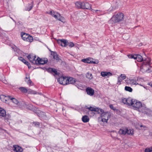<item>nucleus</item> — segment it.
Here are the masks:
<instances>
[{"label": "nucleus", "mask_w": 152, "mask_h": 152, "mask_svg": "<svg viewBox=\"0 0 152 152\" xmlns=\"http://www.w3.org/2000/svg\"><path fill=\"white\" fill-rule=\"evenodd\" d=\"M124 15L122 13H118L113 15L109 21V23L112 24H117L122 21L124 19Z\"/></svg>", "instance_id": "nucleus-1"}, {"label": "nucleus", "mask_w": 152, "mask_h": 152, "mask_svg": "<svg viewBox=\"0 0 152 152\" xmlns=\"http://www.w3.org/2000/svg\"><path fill=\"white\" fill-rule=\"evenodd\" d=\"M33 4L34 2L33 1H32L31 3V4L30 5L29 7L26 10L28 11H29L31 10L33 7Z\"/></svg>", "instance_id": "nucleus-31"}, {"label": "nucleus", "mask_w": 152, "mask_h": 152, "mask_svg": "<svg viewBox=\"0 0 152 152\" xmlns=\"http://www.w3.org/2000/svg\"><path fill=\"white\" fill-rule=\"evenodd\" d=\"M51 55L53 57V58L55 59L56 56L58 55L56 52H51Z\"/></svg>", "instance_id": "nucleus-34"}, {"label": "nucleus", "mask_w": 152, "mask_h": 152, "mask_svg": "<svg viewBox=\"0 0 152 152\" xmlns=\"http://www.w3.org/2000/svg\"><path fill=\"white\" fill-rule=\"evenodd\" d=\"M49 50L51 53V52H53V51H52L50 49L48 48Z\"/></svg>", "instance_id": "nucleus-63"}, {"label": "nucleus", "mask_w": 152, "mask_h": 152, "mask_svg": "<svg viewBox=\"0 0 152 152\" xmlns=\"http://www.w3.org/2000/svg\"><path fill=\"white\" fill-rule=\"evenodd\" d=\"M36 127H39L40 125V123L38 122H33L32 123Z\"/></svg>", "instance_id": "nucleus-33"}, {"label": "nucleus", "mask_w": 152, "mask_h": 152, "mask_svg": "<svg viewBox=\"0 0 152 152\" xmlns=\"http://www.w3.org/2000/svg\"><path fill=\"white\" fill-rule=\"evenodd\" d=\"M14 49V50L15 51H17V50H16V48H15V49Z\"/></svg>", "instance_id": "nucleus-61"}, {"label": "nucleus", "mask_w": 152, "mask_h": 152, "mask_svg": "<svg viewBox=\"0 0 152 152\" xmlns=\"http://www.w3.org/2000/svg\"><path fill=\"white\" fill-rule=\"evenodd\" d=\"M152 151V147L151 148H147L145 150V152H151Z\"/></svg>", "instance_id": "nucleus-41"}, {"label": "nucleus", "mask_w": 152, "mask_h": 152, "mask_svg": "<svg viewBox=\"0 0 152 152\" xmlns=\"http://www.w3.org/2000/svg\"><path fill=\"white\" fill-rule=\"evenodd\" d=\"M6 112L3 109L0 107V116L4 117L6 115Z\"/></svg>", "instance_id": "nucleus-23"}, {"label": "nucleus", "mask_w": 152, "mask_h": 152, "mask_svg": "<svg viewBox=\"0 0 152 152\" xmlns=\"http://www.w3.org/2000/svg\"><path fill=\"white\" fill-rule=\"evenodd\" d=\"M74 44L73 42H68V43L67 44V46L69 45V46L70 47H72L74 46Z\"/></svg>", "instance_id": "nucleus-39"}, {"label": "nucleus", "mask_w": 152, "mask_h": 152, "mask_svg": "<svg viewBox=\"0 0 152 152\" xmlns=\"http://www.w3.org/2000/svg\"><path fill=\"white\" fill-rule=\"evenodd\" d=\"M19 89L23 93H27L28 89L24 87H20L19 88Z\"/></svg>", "instance_id": "nucleus-27"}, {"label": "nucleus", "mask_w": 152, "mask_h": 152, "mask_svg": "<svg viewBox=\"0 0 152 152\" xmlns=\"http://www.w3.org/2000/svg\"><path fill=\"white\" fill-rule=\"evenodd\" d=\"M87 94L90 96H92L94 94V91L93 89L90 87H88L86 89Z\"/></svg>", "instance_id": "nucleus-14"}, {"label": "nucleus", "mask_w": 152, "mask_h": 152, "mask_svg": "<svg viewBox=\"0 0 152 152\" xmlns=\"http://www.w3.org/2000/svg\"><path fill=\"white\" fill-rule=\"evenodd\" d=\"M132 106L137 110H139V108L142 107V104L141 102L135 99H132Z\"/></svg>", "instance_id": "nucleus-5"}, {"label": "nucleus", "mask_w": 152, "mask_h": 152, "mask_svg": "<svg viewBox=\"0 0 152 152\" xmlns=\"http://www.w3.org/2000/svg\"><path fill=\"white\" fill-rule=\"evenodd\" d=\"M37 112V115L39 117L43 118L44 119H46L47 118V115L45 114V113L44 112L39 111Z\"/></svg>", "instance_id": "nucleus-13"}, {"label": "nucleus", "mask_w": 152, "mask_h": 152, "mask_svg": "<svg viewBox=\"0 0 152 152\" xmlns=\"http://www.w3.org/2000/svg\"><path fill=\"white\" fill-rule=\"evenodd\" d=\"M126 128L124 129H120L118 132V133L120 134L125 135L127 133V131H126Z\"/></svg>", "instance_id": "nucleus-21"}, {"label": "nucleus", "mask_w": 152, "mask_h": 152, "mask_svg": "<svg viewBox=\"0 0 152 152\" xmlns=\"http://www.w3.org/2000/svg\"><path fill=\"white\" fill-rule=\"evenodd\" d=\"M82 120L83 122L84 123H87L89 121V118L87 115H85L83 116L82 118Z\"/></svg>", "instance_id": "nucleus-20"}, {"label": "nucleus", "mask_w": 152, "mask_h": 152, "mask_svg": "<svg viewBox=\"0 0 152 152\" xmlns=\"http://www.w3.org/2000/svg\"><path fill=\"white\" fill-rule=\"evenodd\" d=\"M55 59H56L57 61L60 62L61 61V59L59 58V56L58 55L56 56Z\"/></svg>", "instance_id": "nucleus-45"}, {"label": "nucleus", "mask_w": 152, "mask_h": 152, "mask_svg": "<svg viewBox=\"0 0 152 152\" xmlns=\"http://www.w3.org/2000/svg\"><path fill=\"white\" fill-rule=\"evenodd\" d=\"M48 14L52 15V16L54 17L56 19L58 18V15H60L59 13L56 12H55L53 10L51 11Z\"/></svg>", "instance_id": "nucleus-16"}, {"label": "nucleus", "mask_w": 152, "mask_h": 152, "mask_svg": "<svg viewBox=\"0 0 152 152\" xmlns=\"http://www.w3.org/2000/svg\"><path fill=\"white\" fill-rule=\"evenodd\" d=\"M94 60L92 58L89 57L83 59L81 60V61L85 63L92 64H97L99 63L98 60L96 61H94Z\"/></svg>", "instance_id": "nucleus-7"}, {"label": "nucleus", "mask_w": 152, "mask_h": 152, "mask_svg": "<svg viewBox=\"0 0 152 152\" xmlns=\"http://www.w3.org/2000/svg\"><path fill=\"white\" fill-rule=\"evenodd\" d=\"M47 71L54 76L58 75L59 76L60 74L59 72L57 71V69L55 68L49 67L47 69Z\"/></svg>", "instance_id": "nucleus-8"}, {"label": "nucleus", "mask_w": 152, "mask_h": 152, "mask_svg": "<svg viewBox=\"0 0 152 152\" xmlns=\"http://www.w3.org/2000/svg\"><path fill=\"white\" fill-rule=\"evenodd\" d=\"M101 75L103 77H105L106 76V72H102L101 73Z\"/></svg>", "instance_id": "nucleus-49"}, {"label": "nucleus", "mask_w": 152, "mask_h": 152, "mask_svg": "<svg viewBox=\"0 0 152 152\" xmlns=\"http://www.w3.org/2000/svg\"><path fill=\"white\" fill-rule=\"evenodd\" d=\"M37 68H40L43 70H45L46 69L47 70V69H48V68H46L45 67H39Z\"/></svg>", "instance_id": "nucleus-53"}, {"label": "nucleus", "mask_w": 152, "mask_h": 152, "mask_svg": "<svg viewBox=\"0 0 152 152\" xmlns=\"http://www.w3.org/2000/svg\"><path fill=\"white\" fill-rule=\"evenodd\" d=\"M102 118H107L109 119L110 117V115L107 112H104V113L101 114V116Z\"/></svg>", "instance_id": "nucleus-17"}, {"label": "nucleus", "mask_w": 152, "mask_h": 152, "mask_svg": "<svg viewBox=\"0 0 152 152\" xmlns=\"http://www.w3.org/2000/svg\"><path fill=\"white\" fill-rule=\"evenodd\" d=\"M136 59L138 62H140L143 61V58L141 55L139 54H137L136 58Z\"/></svg>", "instance_id": "nucleus-25"}, {"label": "nucleus", "mask_w": 152, "mask_h": 152, "mask_svg": "<svg viewBox=\"0 0 152 152\" xmlns=\"http://www.w3.org/2000/svg\"><path fill=\"white\" fill-rule=\"evenodd\" d=\"M27 74H26V77H25V81L29 85L32 86L34 85V83L32 82L30 79V77L28 75V77H27Z\"/></svg>", "instance_id": "nucleus-15"}, {"label": "nucleus", "mask_w": 152, "mask_h": 152, "mask_svg": "<svg viewBox=\"0 0 152 152\" xmlns=\"http://www.w3.org/2000/svg\"><path fill=\"white\" fill-rule=\"evenodd\" d=\"M67 77H66L65 80H64L61 83V84L64 85L68 84V82L67 81Z\"/></svg>", "instance_id": "nucleus-32"}, {"label": "nucleus", "mask_w": 152, "mask_h": 152, "mask_svg": "<svg viewBox=\"0 0 152 152\" xmlns=\"http://www.w3.org/2000/svg\"><path fill=\"white\" fill-rule=\"evenodd\" d=\"M150 86H151V87H152V83H151V82H150L149 83V84H148Z\"/></svg>", "instance_id": "nucleus-59"}, {"label": "nucleus", "mask_w": 152, "mask_h": 152, "mask_svg": "<svg viewBox=\"0 0 152 152\" xmlns=\"http://www.w3.org/2000/svg\"><path fill=\"white\" fill-rule=\"evenodd\" d=\"M99 10H95V11L96 12H97L98 11H99Z\"/></svg>", "instance_id": "nucleus-64"}, {"label": "nucleus", "mask_w": 152, "mask_h": 152, "mask_svg": "<svg viewBox=\"0 0 152 152\" xmlns=\"http://www.w3.org/2000/svg\"><path fill=\"white\" fill-rule=\"evenodd\" d=\"M120 76L123 80L125 79L126 77V75L124 74H121Z\"/></svg>", "instance_id": "nucleus-47"}, {"label": "nucleus", "mask_w": 152, "mask_h": 152, "mask_svg": "<svg viewBox=\"0 0 152 152\" xmlns=\"http://www.w3.org/2000/svg\"><path fill=\"white\" fill-rule=\"evenodd\" d=\"M136 56L137 54H134V55H128V57L129 58H134V59H136Z\"/></svg>", "instance_id": "nucleus-35"}, {"label": "nucleus", "mask_w": 152, "mask_h": 152, "mask_svg": "<svg viewBox=\"0 0 152 152\" xmlns=\"http://www.w3.org/2000/svg\"><path fill=\"white\" fill-rule=\"evenodd\" d=\"M28 59L29 60L30 62L33 64H35V61L36 60H34L33 58L31 56V55L29 54L27 57Z\"/></svg>", "instance_id": "nucleus-19"}, {"label": "nucleus", "mask_w": 152, "mask_h": 152, "mask_svg": "<svg viewBox=\"0 0 152 152\" xmlns=\"http://www.w3.org/2000/svg\"><path fill=\"white\" fill-rule=\"evenodd\" d=\"M123 80L121 77H120V76L118 77V83H119V84H121V82Z\"/></svg>", "instance_id": "nucleus-50"}, {"label": "nucleus", "mask_w": 152, "mask_h": 152, "mask_svg": "<svg viewBox=\"0 0 152 152\" xmlns=\"http://www.w3.org/2000/svg\"><path fill=\"white\" fill-rule=\"evenodd\" d=\"M126 131H127V133H126V134H128V133H129L130 132V129H128L126 128Z\"/></svg>", "instance_id": "nucleus-54"}, {"label": "nucleus", "mask_w": 152, "mask_h": 152, "mask_svg": "<svg viewBox=\"0 0 152 152\" xmlns=\"http://www.w3.org/2000/svg\"><path fill=\"white\" fill-rule=\"evenodd\" d=\"M144 61L142 63L141 67H143L144 66H150L151 64V59L149 58H147L145 60H143Z\"/></svg>", "instance_id": "nucleus-12"}, {"label": "nucleus", "mask_w": 152, "mask_h": 152, "mask_svg": "<svg viewBox=\"0 0 152 152\" xmlns=\"http://www.w3.org/2000/svg\"><path fill=\"white\" fill-rule=\"evenodd\" d=\"M110 107L113 110H115V108L113 107V105L112 104H110L109 105Z\"/></svg>", "instance_id": "nucleus-52"}, {"label": "nucleus", "mask_w": 152, "mask_h": 152, "mask_svg": "<svg viewBox=\"0 0 152 152\" xmlns=\"http://www.w3.org/2000/svg\"><path fill=\"white\" fill-rule=\"evenodd\" d=\"M130 81L131 82V83L133 85H136L137 84L136 83H137V82L135 81L134 80H130Z\"/></svg>", "instance_id": "nucleus-51"}, {"label": "nucleus", "mask_w": 152, "mask_h": 152, "mask_svg": "<svg viewBox=\"0 0 152 152\" xmlns=\"http://www.w3.org/2000/svg\"><path fill=\"white\" fill-rule=\"evenodd\" d=\"M28 67V68L29 69L30 68H31V66L30 64V63H29L27 65Z\"/></svg>", "instance_id": "nucleus-56"}, {"label": "nucleus", "mask_w": 152, "mask_h": 152, "mask_svg": "<svg viewBox=\"0 0 152 152\" xmlns=\"http://www.w3.org/2000/svg\"><path fill=\"white\" fill-rule=\"evenodd\" d=\"M10 100H11L13 103L15 104L18 105V104L20 103V102H19L18 100L14 98L11 97Z\"/></svg>", "instance_id": "nucleus-26"}, {"label": "nucleus", "mask_w": 152, "mask_h": 152, "mask_svg": "<svg viewBox=\"0 0 152 152\" xmlns=\"http://www.w3.org/2000/svg\"><path fill=\"white\" fill-rule=\"evenodd\" d=\"M125 90L129 92H132V91L133 89L130 87L126 86L125 87Z\"/></svg>", "instance_id": "nucleus-30"}, {"label": "nucleus", "mask_w": 152, "mask_h": 152, "mask_svg": "<svg viewBox=\"0 0 152 152\" xmlns=\"http://www.w3.org/2000/svg\"><path fill=\"white\" fill-rule=\"evenodd\" d=\"M4 117V119L5 122H7L10 119L11 116L8 113L6 114V115H5Z\"/></svg>", "instance_id": "nucleus-24"}, {"label": "nucleus", "mask_w": 152, "mask_h": 152, "mask_svg": "<svg viewBox=\"0 0 152 152\" xmlns=\"http://www.w3.org/2000/svg\"><path fill=\"white\" fill-rule=\"evenodd\" d=\"M31 56L34 59V60H36V55H34L33 56L32 55H31Z\"/></svg>", "instance_id": "nucleus-55"}, {"label": "nucleus", "mask_w": 152, "mask_h": 152, "mask_svg": "<svg viewBox=\"0 0 152 152\" xmlns=\"http://www.w3.org/2000/svg\"><path fill=\"white\" fill-rule=\"evenodd\" d=\"M56 19L62 22H63L64 18L62 17L60 15H58V18Z\"/></svg>", "instance_id": "nucleus-38"}, {"label": "nucleus", "mask_w": 152, "mask_h": 152, "mask_svg": "<svg viewBox=\"0 0 152 152\" xmlns=\"http://www.w3.org/2000/svg\"><path fill=\"white\" fill-rule=\"evenodd\" d=\"M109 119L107 118H102V121L103 122H106L107 123V121Z\"/></svg>", "instance_id": "nucleus-48"}, {"label": "nucleus", "mask_w": 152, "mask_h": 152, "mask_svg": "<svg viewBox=\"0 0 152 152\" xmlns=\"http://www.w3.org/2000/svg\"><path fill=\"white\" fill-rule=\"evenodd\" d=\"M5 96L4 95H0V99L1 100L4 102H5Z\"/></svg>", "instance_id": "nucleus-37"}, {"label": "nucleus", "mask_w": 152, "mask_h": 152, "mask_svg": "<svg viewBox=\"0 0 152 152\" xmlns=\"http://www.w3.org/2000/svg\"><path fill=\"white\" fill-rule=\"evenodd\" d=\"M27 93L28 94H39L38 92H36L34 91H33L30 89H28Z\"/></svg>", "instance_id": "nucleus-22"}, {"label": "nucleus", "mask_w": 152, "mask_h": 152, "mask_svg": "<svg viewBox=\"0 0 152 152\" xmlns=\"http://www.w3.org/2000/svg\"><path fill=\"white\" fill-rule=\"evenodd\" d=\"M132 99L131 98H128L126 99V98H122L121 99V100L123 103L124 104H126L129 106H131L132 105Z\"/></svg>", "instance_id": "nucleus-9"}, {"label": "nucleus", "mask_w": 152, "mask_h": 152, "mask_svg": "<svg viewBox=\"0 0 152 152\" xmlns=\"http://www.w3.org/2000/svg\"><path fill=\"white\" fill-rule=\"evenodd\" d=\"M21 35L22 39L24 41L30 42L33 41V37L28 34L22 32L21 33Z\"/></svg>", "instance_id": "nucleus-4"}, {"label": "nucleus", "mask_w": 152, "mask_h": 152, "mask_svg": "<svg viewBox=\"0 0 152 152\" xmlns=\"http://www.w3.org/2000/svg\"><path fill=\"white\" fill-rule=\"evenodd\" d=\"M66 77L61 76L59 77L58 79V81L59 82V83L61 84V82L63 81L64 80H65L66 79Z\"/></svg>", "instance_id": "nucleus-29"}, {"label": "nucleus", "mask_w": 152, "mask_h": 152, "mask_svg": "<svg viewBox=\"0 0 152 152\" xmlns=\"http://www.w3.org/2000/svg\"><path fill=\"white\" fill-rule=\"evenodd\" d=\"M13 149L15 152H22L23 149L18 145H14L13 146Z\"/></svg>", "instance_id": "nucleus-11"}, {"label": "nucleus", "mask_w": 152, "mask_h": 152, "mask_svg": "<svg viewBox=\"0 0 152 152\" xmlns=\"http://www.w3.org/2000/svg\"><path fill=\"white\" fill-rule=\"evenodd\" d=\"M29 63V62L27 61H26V62L24 63V64H26V65H27V64H28Z\"/></svg>", "instance_id": "nucleus-58"}, {"label": "nucleus", "mask_w": 152, "mask_h": 152, "mask_svg": "<svg viewBox=\"0 0 152 152\" xmlns=\"http://www.w3.org/2000/svg\"><path fill=\"white\" fill-rule=\"evenodd\" d=\"M85 108L89 110V111H88V114H89V113H91L93 112V111H94L97 112L98 114H100L101 116V114L104 113V111L102 109L99 107L95 108L91 106L88 107L87 106H86Z\"/></svg>", "instance_id": "nucleus-3"}, {"label": "nucleus", "mask_w": 152, "mask_h": 152, "mask_svg": "<svg viewBox=\"0 0 152 152\" xmlns=\"http://www.w3.org/2000/svg\"><path fill=\"white\" fill-rule=\"evenodd\" d=\"M18 58L19 60L22 61L24 63L26 61L25 59H24L21 56L19 57Z\"/></svg>", "instance_id": "nucleus-43"}, {"label": "nucleus", "mask_w": 152, "mask_h": 152, "mask_svg": "<svg viewBox=\"0 0 152 152\" xmlns=\"http://www.w3.org/2000/svg\"><path fill=\"white\" fill-rule=\"evenodd\" d=\"M20 102V103L18 104V105L23 106L25 107H26L27 104L25 102Z\"/></svg>", "instance_id": "nucleus-42"}, {"label": "nucleus", "mask_w": 152, "mask_h": 152, "mask_svg": "<svg viewBox=\"0 0 152 152\" xmlns=\"http://www.w3.org/2000/svg\"><path fill=\"white\" fill-rule=\"evenodd\" d=\"M48 60L47 58H44L43 59L42 58H40L39 57H38L36 61H35V64L38 65H44L47 64L48 62Z\"/></svg>", "instance_id": "nucleus-6"}, {"label": "nucleus", "mask_w": 152, "mask_h": 152, "mask_svg": "<svg viewBox=\"0 0 152 152\" xmlns=\"http://www.w3.org/2000/svg\"><path fill=\"white\" fill-rule=\"evenodd\" d=\"M67 79H68L67 81L68 82V84H73L76 82L75 79L73 77H67Z\"/></svg>", "instance_id": "nucleus-18"}, {"label": "nucleus", "mask_w": 152, "mask_h": 152, "mask_svg": "<svg viewBox=\"0 0 152 152\" xmlns=\"http://www.w3.org/2000/svg\"><path fill=\"white\" fill-rule=\"evenodd\" d=\"M58 44L62 47H66L67 46L68 41L65 39H61L57 40Z\"/></svg>", "instance_id": "nucleus-10"}, {"label": "nucleus", "mask_w": 152, "mask_h": 152, "mask_svg": "<svg viewBox=\"0 0 152 152\" xmlns=\"http://www.w3.org/2000/svg\"><path fill=\"white\" fill-rule=\"evenodd\" d=\"M34 106H33V105H32V104H27L25 107L27 109L30 110H32L33 109V108H34Z\"/></svg>", "instance_id": "nucleus-28"}, {"label": "nucleus", "mask_w": 152, "mask_h": 152, "mask_svg": "<svg viewBox=\"0 0 152 152\" xmlns=\"http://www.w3.org/2000/svg\"><path fill=\"white\" fill-rule=\"evenodd\" d=\"M95 10H93V9H92V10H91V11H92V12H94L95 11Z\"/></svg>", "instance_id": "nucleus-62"}, {"label": "nucleus", "mask_w": 152, "mask_h": 152, "mask_svg": "<svg viewBox=\"0 0 152 152\" xmlns=\"http://www.w3.org/2000/svg\"><path fill=\"white\" fill-rule=\"evenodd\" d=\"M11 96H5V102H6L7 101H8L9 100H10L11 98Z\"/></svg>", "instance_id": "nucleus-44"}, {"label": "nucleus", "mask_w": 152, "mask_h": 152, "mask_svg": "<svg viewBox=\"0 0 152 152\" xmlns=\"http://www.w3.org/2000/svg\"><path fill=\"white\" fill-rule=\"evenodd\" d=\"M106 76H108V72H106Z\"/></svg>", "instance_id": "nucleus-60"}, {"label": "nucleus", "mask_w": 152, "mask_h": 152, "mask_svg": "<svg viewBox=\"0 0 152 152\" xmlns=\"http://www.w3.org/2000/svg\"><path fill=\"white\" fill-rule=\"evenodd\" d=\"M75 5L79 9H91V5L87 2L77 1L75 3Z\"/></svg>", "instance_id": "nucleus-2"}, {"label": "nucleus", "mask_w": 152, "mask_h": 152, "mask_svg": "<svg viewBox=\"0 0 152 152\" xmlns=\"http://www.w3.org/2000/svg\"><path fill=\"white\" fill-rule=\"evenodd\" d=\"M134 134V131L133 129H130V132L129 133H128V135H133Z\"/></svg>", "instance_id": "nucleus-46"}, {"label": "nucleus", "mask_w": 152, "mask_h": 152, "mask_svg": "<svg viewBox=\"0 0 152 152\" xmlns=\"http://www.w3.org/2000/svg\"><path fill=\"white\" fill-rule=\"evenodd\" d=\"M32 111H33L34 112L36 113L37 115V112H38V111H39L38 109L35 107L34 106L33 108V109L32 110Z\"/></svg>", "instance_id": "nucleus-40"}, {"label": "nucleus", "mask_w": 152, "mask_h": 152, "mask_svg": "<svg viewBox=\"0 0 152 152\" xmlns=\"http://www.w3.org/2000/svg\"><path fill=\"white\" fill-rule=\"evenodd\" d=\"M86 77L89 79H91L92 77V75L91 73H88L86 75Z\"/></svg>", "instance_id": "nucleus-36"}, {"label": "nucleus", "mask_w": 152, "mask_h": 152, "mask_svg": "<svg viewBox=\"0 0 152 152\" xmlns=\"http://www.w3.org/2000/svg\"><path fill=\"white\" fill-rule=\"evenodd\" d=\"M112 75V74L110 72H108V76H111Z\"/></svg>", "instance_id": "nucleus-57"}]
</instances>
